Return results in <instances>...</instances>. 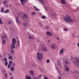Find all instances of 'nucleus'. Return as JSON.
I'll return each mask as SVG.
<instances>
[{
    "label": "nucleus",
    "instance_id": "obj_62",
    "mask_svg": "<svg viewBox=\"0 0 79 79\" xmlns=\"http://www.w3.org/2000/svg\"><path fill=\"white\" fill-rule=\"evenodd\" d=\"M50 42V40H48V42Z\"/></svg>",
    "mask_w": 79,
    "mask_h": 79
},
{
    "label": "nucleus",
    "instance_id": "obj_12",
    "mask_svg": "<svg viewBox=\"0 0 79 79\" xmlns=\"http://www.w3.org/2000/svg\"><path fill=\"white\" fill-rule=\"evenodd\" d=\"M61 3L62 4H64V5L66 4V2L64 0H61Z\"/></svg>",
    "mask_w": 79,
    "mask_h": 79
},
{
    "label": "nucleus",
    "instance_id": "obj_31",
    "mask_svg": "<svg viewBox=\"0 0 79 79\" xmlns=\"http://www.w3.org/2000/svg\"><path fill=\"white\" fill-rule=\"evenodd\" d=\"M11 63H13V61H10L9 62V64H10L11 65Z\"/></svg>",
    "mask_w": 79,
    "mask_h": 79
},
{
    "label": "nucleus",
    "instance_id": "obj_14",
    "mask_svg": "<svg viewBox=\"0 0 79 79\" xmlns=\"http://www.w3.org/2000/svg\"><path fill=\"white\" fill-rule=\"evenodd\" d=\"M10 69L11 71L13 72L15 71V67L13 66L11 67Z\"/></svg>",
    "mask_w": 79,
    "mask_h": 79
},
{
    "label": "nucleus",
    "instance_id": "obj_33",
    "mask_svg": "<svg viewBox=\"0 0 79 79\" xmlns=\"http://www.w3.org/2000/svg\"><path fill=\"white\" fill-rule=\"evenodd\" d=\"M74 73H76V74H79V72H77L76 71H74Z\"/></svg>",
    "mask_w": 79,
    "mask_h": 79
},
{
    "label": "nucleus",
    "instance_id": "obj_63",
    "mask_svg": "<svg viewBox=\"0 0 79 79\" xmlns=\"http://www.w3.org/2000/svg\"><path fill=\"white\" fill-rule=\"evenodd\" d=\"M10 54L9 53V54H8V56H10Z\"/></svg>",
    "mask_w": 79,
    "mask_h": 79
},
{
    "label": "nucleus",
    "instance_id": "obj_42",
    "mask_svg": "<svg viewBox=\"0 0 79 79\" xmlns=\"http://www.w3.org/2000/svg\"><path fill=\"white\" fill-rule=\"evenodd\" d=\"M71 58H72L71 59V61H72V60H73V59H74V58L73 57V56H71Z\"/></svg>",
    "mask_w": 79,
    "mask_h": 79
},
{
    "label": "nucleus",
    "instance_id": "obj_9",
    "mask_svg": "<svg viewBox=\"0 0 79 79\" xmlns=\"http://www.w3.org/2000/svg\"><path fill=\"white\" fill-rule=\"evenodd\" d=\"M46 34H47L48 35H49V36H52V34L50 32L47 31L46 32Z\"/></svg>",
    "mask_w": 79,
    "mask_h": 79
},
{
    "label": "nucleus",
    "instance_id": "obj_16",
    "mask_svg": "<svg viewBox=\"0 0 79 79\" xmlns=\"http://www.w3.org/2000/svg\"><path fill=\"white\" fill-rule=\"evenodd\" d=\"M19 19V17L17 16L16 17V22L17 23H19V21H18V19Z\"/></svg>",
    "mask_w": 79,
    "mask_h": 79
},
{
    "label": "nucleus",
    "instance_id": "obj_2",
    "mask_svg": "<svg viewBox=\"0 0 79 79\" xmlns=\"http://www.w3.org/2000/svg\"><path fill=\"white\" fill-rule=\"evenodd\" d=\"M16 39L14 38H13L12 41V44L10 46V48H12V47H13V48H15V44H16Z\"/></svg>",
    "mask_w": 79,
    "mask_h": 79
},
{
    "label": "nucleus",
    "instance_id": "obj_43",
    "mask_svg": "<svg viewBox=\"0 0 79 79\" xmlns=\"http://www.w3.org/2000/svg\"><path fill=\"white\" fill-rule=\"evenodd\" d=\"M37 55L38 56H40V53H37Z\"/></svg>",
    "mask_w": 79,
    "mask_h": 79
},
{
    "label": "nucleus",
    "instance_id": "obj_54",
    "mask_svg": "<svg viewBox=\"0 0 79 79\" xmlns=\"http://www.w3.org/2000/svg\"><path fill=\"white\" fill-rule=\"evenodd\" d=\"M34 79H37V78H36L35 77H34Z\"/></svg>",
    "mask_w": 79,
    "mask_h": 79
},
{
    "label": "nucleus",
    "instance_id": "obj_39",
    "mask_svg": "<svg viewBox=\"0 0 79 79\" xmlns=\"http://www.w3.org/2000/svg\"><path fill=\"white\" fill-rule=\"evenodd\" d=\"M2 39H5V36H3L1 38Z\"/></svg>",
    "mask_w": 79,
    "mask_h": 79
},
{
    "label": "nucleus",
    "instance_id": "obj_37",
    "mask_svg": "<svg viewBox=\"0 0 79 79\" xmlns=\"http://www.w3.org/2000/svg\"><path fill=\"white\" fill-rule=\"evenodd\" d=\"M32 66H34L35 67H36V64H32Z\"/></svg>",
    "mask_w": 79,
    "mask_h": 79
},
{
    "label": "nucleus",
    "instance_id": "obj_8",
    "mask_svg": "<svg viewBox=\"0 0 79 79\" xmlns=\"http://www.w3.org/2000/svg\"><path fill=\"white\" fill-rule=\"evenodd\" d=\"M34 71L33 70H31L29 71V73L30 75H31L32 76H34Z\"/></svg>",
    "mask_w": 79,
    "mask_h": 79
},
{
    "label": "nucleus",
    "instance_id": "obj_17",
    "mask_svg": "<svg viewBox=\"0 0 79 79\" xmlns=\"http://www.w3.org/2000/svg\"><path fill=\"white\" fill-rule=\"evenodd\" d=\"M34 8H35V10H36V11H40V10H39V9L37 8L36 7L34 6Z\"/></svg>",
    "mask_w": 79,
    "mask_h": 79
},
{
    "label": "nucleus",
    "instance_id": "obj_22",
    "mask_svg": "<svg viewBox=\"0 0 79 79\" xmlns=\"http://www.w3.org/2000/svg\"><path fill=\"white\" fill-rule=\"evenodd\" d=\"M38 1L42 3V4L44 3V1L43 0H38Z\"/></svg>",
    "mask_w": 79,
    "mask_h": 79
},
{
    "label": "nucleus",
    "instance_id": "obj_28",
    "mask_svg": "<svg viewBox=\"0 0 79 79\" xmlns=\"http://www.w3.org/2000/svg\"><path fill=\"white\" fill-rule=\"evenodd\" d=\"M0 24H3V22L2 21V19H0Z\"/></svg>",
    "mask_w": 79,
    "mask_h": 79
},
{
    "label": "nucleus",
    "instance_id": "obj_30",
    "mask_svg": "<svg viewBox=\"0 0 79 79\" xmlns=\"http://www.w3.org/2000/svg\"><path fill=\"white\" fill-rule=\"evenodd\" d=\"M5 66H7L8 65V61L6 62L5 63Z\"/></svg>",
    "mask_w": 79,
    "mask_h": 79
},
{
    "label": "nucleus",
    "instance_id": "obj_15",
    "mask_svg": "<svg viewBox=\"0 0 79 79\" xmlns=\"http://www.w3.org/2000/svg\"><path fill=\"white\" fill-rule=\"evenodd\" d=\"M9 60H13V56L11 55L10 56H9Z\"/></svg>",
    "mask_w": 79,
    "mask_h": 79
},
{
    "label": "nucleus",
    "instance_id": "obj_21",
    "mask_svg": "<svg viewBox=\"0 0 79 79\" xmlns=\"http://www.w3.org/2000/svg\"><path fill=\"white\" fill-rule=\"evenodd\" d=\"M6 43V41L5 40H2V44H5Z\"/></svg>",
    "mask_w": 79,
    "mask_h": 79
},
{
    "label": "nucleus",
    "instance_id": "obj_1",
    "mask_svg": "<svg viewBox=\"0 0 79 79\" xmlns=\"http://www.w3.org/2000/svg\"><path fill=\"white\" fill-rule=\"evenodd\" d=\"M64 19L66 23H73L74 21V19H71V17L68 15H66L65 17H64Z\"/></svg>",
    "mask_w": 79,
    "mask_h": 79
},
{
    "label": "nucleus",
    "instance_id": "obj_46",
    "mask_svg": "<svg viewBox=\"0 0 79 79\" xmlns=\"http://www.w3.org/2000/svg\"><path fill=\"white\" fill-rule=\"evenodd\" d=\"M17 44H19V41L18 40L17 41Z\"/></svg>",
    "mask_w": 79,
    "mask_h": 79
},
{
    "label": "nucleus",
    "instance_id": "obj_25",
    "mask_svg": "<svg viewBox=\"0 0 79 79\" xmlns=\"http://www.w3.org/2000/svg\"><path fill=\"white\" fill-rule=\"evenodd\" d=\"M66 71H69V67H66L65 68Z\"/></svg>",
    "mask_w": 79,
    "mask_h": 79
},
{
    "label": "nucleus",
    "instance_id": "obj_7",
    "mask_svg": "<svg viewBox=\"0 0 79 79\" xmlns=\"http://www.w3.org/2000/svg\"><path fill=\"white\" fill-rule=\"evenodd\" d=\"M13 47H12V48H11L10 47L11 50L10 51V53L12 55H15V53L14 52V50L13 49Z\"/></svg>",
    "mask_w": 79,
    "mask_h": 79
},
{
    "label": "nucleus",
    "instance_id": "obj_32",
    "mask_svg": "<svg viewBox=\"0 0 79 79\" xmlns=\"http://www.w3.org/2000/svg\"><path fill=\"white\" fill-rule=\"evenodd\" d=\"M16 64L15 63H13V64H12V66H15Z\"/></svg>",
    "mask_w": 79,
    "mask_h": 79
},
{
    "label": "nucleus",
    "instance_id": "obj_5",
    "mask_svg": "<svg viewBox=\"0 0 79 79\" xmlns=\"http://www.w3.org/2000/svg\"><path fill=\"white\" fill-rule=\"evenodd\" d=\"M23 19H25V21L27 22L28 21V19H27V15L26 14H24L23 15Z\"/></svg>",
    "mask_w": 79,
    "mask_h": 79
},
{
    "label": "nucleus",
    "instance_id": "obj_49",
    "mask_svg": "<svg viewBox=\"0 0 79 79\" xmlns=\"http://www.w3.org/2000/svg\"><path fill=\"white\" fill-rule=\"evenodd\" d=\"M58 78L59 79H61V76H58Z\"/></svg>",
    "mask_w": 79,
    "mask_h": 79
},
{
    "label": "nucleus",
    "instance_id": "obj_29",
    "mask_svg": "<svg viewBox=\"0 0 79 79\" xmlns=\"http://www.w3.org/2000/svg\"><path fill=\"white\" fill-rule=\"evenodd\" d=\"M49 62H50V60H49V59L47 60H46V63H48Z\"/></svg>",
    "mask_w": 79,
    "mask_h": 79
},
{
    "label": "nucleus",
    "instance_id": "obj_38",
    "mask_svg": "<svg viewBox=\"0 0 79 79\" xmlns=\"http://www.w3.org/2000/svg\"><path fill=\"white\" fill-rule=\"evenodd\" d=\"M4 4H6L7 3V2H6V1H4Z\"/></svg>",
    "mask_w": 79,
    "mask_h": 79
},
{
    "label": "nucleus",
    "instance_id": "obj_59",
    "mask_svg": "<svg viewBox=\"0 0 79 79\" xmlns=\"http://www.w3.org/2000/svg\"><path fill=\"white\" fill-rule=\"evenodd\" d=\"M72 62H73V63H74V64H76V63L74 62V61H73Z\"/></svg>",
    "mask_w": 79,
    "mask_h": 79
},
{
    "label": "nucleus",
    "instance_id": "obj_47",
    "mask_svg": "<svg viewBox=\"0 0 79 79\" xmlns=\"http://www.w3.org/2000/svg\"><path fill=\"white\" fill-rule=\"evenodd\" d=\"M56 39L57 40H59V39H60V38H59V37H57Z\"/></svg>",
    "mask_w": 79,
    "mask_h": 79
},
{
    "label": "nucleus",
    "instance_id": "obj_45",
    "mask_svg": "<svg viewBox=\"0 0 79 79\" xmlns=\"http://www.w3.org/2000/svg\"><path fill=\"white\" fill-rule=\"evenodd\" d=\"M39 25L40 26H42V24L40 23Z\"/></svg>",
    "mask_w": 79,
    "mask_h": 79
},
{
    "label": "nucleus",
    "instance_id": "obj_44",
    "mask_svg": "<svg viewBox=\"0 0 79 79\" xmlns=\"http://www.w3.org/2000/svg\"><path fill=\"white\" fill-rule=\"evenodd\" d=\"M10 79H14V78L13 77L11 76V77H10Z\"/></svg>",
    "mask_w": 79,
    "mask_h": 79
},
{
    "label": "nucleus",
    "instance_id": "obj_26",
    "mask_svg": "<svg viewBox=\"0 0 79 79\" xmlns=\"http://www.w3.org/2000/svg\"><path fill=\"white\" fill-rule=\"evenodd\" d=\"M33 39V37L32 36H30L29 37V39Z\"/></svg>",
    "mask_w": 79,
    "mask_h": 79
},
{
    "label": "nucleus",
    "instance_id": "obj_56",
    "mask_svg": "<svg viewBox=\"0 0 79 79\" xmlns=\"http://www.w3.org/2000/svg\"><path fill=\"white\" fill-rule=\"evenodd\" d=\"M60 67L61 68H62V66H61V64H60Z\"/></svg>",
    "mask_w": 79,
    "mask_h": 79
},
{
    "label": "nucleus",
    "instance_id": "obj_61",
    "mask_svg": "<svg viewBox=\"0 0 79 79\" xmlns=\"http://www.w3.org/2000/svg\"><path fill=\"white\" fill-rule=\"evenodd\" d=\"M3 73H5V71H3Z\"/></svg>",
    "mask_w": 79,
    "mask_h": 79
},
{
    "label": "nucleus",
    "instance_id": "obj_20",
    "mask_svg": "<svg viewBox=\"0 0 79 79\" xmlns=\"http://www.w3.org/2000/svg\"><path fill=\"white\" fill-rule=\"evenodd\" d=\"M5 11L4 8L3 7H1V13H3V11Z\"/></svg>",
    "mask_w": 79,
    "mask_h": 79
},
{
    "label": "nucleus",
    "instance_id": "obj_58",
    "mask_svg": "<svg viewBox=\"0 0 79 79\" xmlns=\"http://www.w3.org/2000/svg\"><path fill=\"white\" fill-rule=\"evenodd\" d=\"M17 15H18L19 16V15H20V14H19V13H18L17 14Z\"/></svg>",
    "mask_w": 79,
    "mask_h": 79
},
{
    "label": "nucleus",
    "instance_id": "obj_53",
    "mask_svg": "<svg viewBox=\"0 0 79 79\" xmlns=\"http://www.w3.org/2000/svg\"><path fill=\"white\" fill-rule=\"evenodd\" d=\"M77 46H78V47H79V43L77 44Z\"/></svg>",
    "mask_w": 79,
    "mask_h": 79
},
{
    "label": "nucleus",
    "instance_id": "obj_52",
    "mask_svg": "<svg viewBox=\"0 0 79 79\" xmlns=\"http://www.w3.org/2000/svg\"><path fill=\"white\" fill-rule=\"evenodd\" d=\"M56 70H59V68H56Z\"/></svg>",
    "mask_w": 79,
    "mask_h": 79
},
{
    "label": "nucleus",
    "instance_id": "obj_40",
    "mask_svg": "<svg viewBox=\"0 0 79 79\" xmlns=\"http://www.w3.org/2000/svg\"><path fill=\"white\" fill-rule=\"evenodd\" d=\"M64 30L65 31H68V29H66V28H64Z\"/></svg>",
    "mask_w": 79,
    "mask_h": 79
},
{
    "label": "nucleus",
    "instance_id": "obj_10",
    "mask_svg": "<svg viewBox=\"0 0 79 79\" xmlns=\"http://www.w3.org/2000/svg\"><path fill=\"white\" fill-rule=\"evenodd\" d=\"M41 50H42V51H45L47 50V48H46L45 47H42Z\"/></svg>",
    "mask_w": 79,
    "mask_h": 79
},
{
    "label": "nucleus",
    "instance_id": "obj_13",
    "mask_svg": "<svg viewBox=\"0 0 79 79\" xmlns=\"http://www.w3.org/2000/svg\"><path fill=\"white\" fill-rule=\"evenodd\" d=\"M26 79H32L31 77L28 75H26L25 77Z\"/></svg>",
    "mask_w": 79,
    "mask_h": 79
},
{
    "label": "nucleus",
    "instance_id": "obj_34",
    "mask_svg": "<svg viewBox=\"0 0 79 79\" xmlns=\"http://www.w3.org/2000/svg\"><path fill=\"white\" fill-rule=\"evenodd\" d=\"M65 64H68V62L67 60H65Z\"/></svg>",
    "mask_w": 79,
    "mask_h": 79
},
{
    "label": "nucleus",
    "instance_id": "obj_51",
    "mask_svg": "<svg viewBox=\"0 0 79 79\" xmlns=\"http://www.w3.org/2000/svg\"><path fill=\"white\" fill-rule=\"evenodd\" d=\"M17 46H18V47H19V45H20V44H19V43L18 44H17Z\"/></svg>",
    "mask_w": 79,
    "mask_h": 79
},
{
    "label": "nucleus",
    "instance_id": "obj_18",
    "mask_svg": "<svg viewBox=\"0 0 79 79\" xmlns=\"http://www.w3.org/2000/svg\"><path fill=\"white\" fill-rule=\"evenodd\" d=\"M23 25L24 26V27H27V23H23Z\"/></svg>",
    "mask_w": 79,
    "mask_h": 79
},
{
    "label": "nucleus",
    "instance_id": "obj_64",
    "mask_svg": "<svg viewBox=\"0 0 79 79\" xmlns=\"http://www.w3.org/2000/svg\"><path fill=\"white\" fill-rule=\"evenodd\" d=\"M64 67H66V65H64Z\"/></svg>",
    "mask_w": 79,
    "mask_h": 79
},
{
    "label": "nucleus",
    "instance_id": "obj_48",
    "mask_svg": "<svg viewBox=\"0 0 79 79\" xmlns=\"http://www.w3.org/2000/svg\"><path fill=\"white\" fill-rule=\"evenodd\" d=\"M6 10L7 11V12H8V11H10V10H9V9H7Z\"/></svg>",
    "mask_w": 79,
    "mask_h": 79
},
{
    "label": "nucleus",
    "instance_id": "obj_35",
    "mask_svg": "<svg viewBox=\"0 0 79 79\" xmlns=\"http://www.w3.org/2000/svg\"><path fill=\"white\" fill-rule=\"evenodd\" d=\"M11 65L10 64H8V68H10Z\"/></svg>",
    "mask_w": 79,
    "mask_h": 79
},
{
    "label": "nucleus",
    "instance_id": "obj_11",
    "mask_svg": "<svg viewBox=\"0 0 79 79\" xmlns=\"http://www.w3.org/2000/svg\"><path fill=\"white\" fill-rule=\"evenodd\" d=\"M20 1L22 5H24V3H25L26 2V1L23 0H20Z\"/></svg>",
    "mask_w": 79,
    "mask_h": 79
},
{
    "label": "nucleus",
    "instance_id": "obj_4",
    "mask_svg": "<svg viewBox=\"0 0 79 79\" xmlns=\"http://www.w3.org/2000/svg\"><path fill=\"white\" fill-rule=\"evenodd\" d=\"M74 60L77 63L76 65L77 66V67H78V68H79V58L77 57H76L74 59Z\"/></svg>",
    "mask_w": 79,
    "mask_h": 79
},
{
    "label": "nucleus",
    "instance_id": "obj_36",
    "mask_svg": "<svg viewBox=\"0 0 79 79\" xmlns=\"http://www.w3.org/2000/svg\"><path fill=\"white\" fill-rule=\"evenodd\" d=\"M31 14L32 15H35V12H32L31 13Z\"/></svg>",
    "mask_w": 79,
    "mask_h": 79
},
{
    "label": "nucleus",
    "instance_id": "obj_3",
    "mask_svg": "<svg viewBox=\"0 0 79 79\" xmlns=\"http://www.w3.org/2000/svg\"><path fill=\"white\" fill-rule=\"evenodd\" d=\"M43 54L42 53H41L40 56H37V58L39 61H41L42 59L43 58Z\"/></svg>",
    "mask_w": 79,
    "mask_h": 79
},
{
    "label": "nucleus",
    "instance_id": "obj_6",
    "mask_svg": "<svg viewBox=\"0 0 79 79\" xmlns=\"http://www.w3.org/2000/svg\"><path fill=\"white\" fill-rule=\"evenodd\" d=\"M51 48L52 49H53V50H54V49H55L56 48V47L55 46V44H52L51 46Z\"/></svg>",
    "mask_w": 79,
    "mask_h": 79
},
{
    "label": "nucleus",
    "instance_id": "obj_50",
    "mask_svg": "<svg viewBox=\"0 0 79 79\" xmlns=\"http://www.w3.org/2000/svg\"><path fill=\"white\" fill-rule=\"evenodd\" d=\"M7 11H6H6H4V13H7Z\"/></svg>",
    "mask_w": 79,
    "mask_h": 79
},
{
    "label": "nucleus",
    "instance_id": "obj_60",
    "mask_svg": "<svg viewBox=\"0 0 79 79\" xmlns=\"http://www.w3.org/2000/svg\"><path fill=\"white\" fill-rule=\"evenodd\" d=\"M58 73H61V71H58Z\"/></svg>",
    "mask_w": 79,
    "mask_h": 79
},
{
    "label": "nucleus",
    "instance_id": "obj_27",
    "mask_svg": "<svg viewBox=\"0 0 79 79\" xmlns=\"http://www.w3.org/2000/svg\"><path fill=\"white\" fill-rule=\"evenodd\" d=\"M4 76H5V77L6 78H7V77H8V75H7V74L5 73Z\"/></svg>",
    "mask_w": 79,
    "mask_h": 79
},
{
    "label": "nucleus",
    "instance_id": "obj_41",
    "mask_svg": "<svg viewBox=\"0 0 79 79\" xmlns=\"http://www.w3.org/2000/svg\"><path fill=\"white\" fill-rule=\"evenodd\" d=\"M42 75H41V74L39 76V78H40L41 77H42Z\"/></svg>",
    "mask_w": 79,
    "mask_h": 79
},
{
    "label": "nucleus",
    "instance_id": "obj_23",
    "mask_svg": "<svg viewBox=\"0 0 79 79\" xmlns=\"http://www.w3.org/2000/svg\"><path fill=\"white\" fill-rule=\"evenodd\" d=\"M8 60L7 59V58H4V62H6Z\"/></svg>",
    "mask_w": 79,
    "mask_h": 79
},
{
    "label": "nucleus",
    "instance_id": "obj_19",
    "mask_svg": "<svg viewBox=\"0 0 79 79\" xmlns=\"http://www.w3.org/2000/svg\"><path fill=\"white\" fill-rule=\"evenodd\" d=\"M41 18L42 19H46V16H45V15H43L41 16Z\"/></svg>",
    "mask_w": 79,
    "mask_h": 79
},
{
    "label": "nucleus",
    "instance_id": "obj_55",
    "mask_svg": "<svg viewBox=\"0 0 79 79\" xmlns=\"http://www.w3.org/2000/svg\"><path fill=\"white\" fill-rule=\"evenodd\" d=\"M9 74L10 76H11V75H12V73H10Z\"/></svg>",
    "mask_w": 79,
    "mask_h": 79
},
{
    "label": "nucleus",
    "instance_id": "obj_24",
    "mask_svg": "<svg viewBox=\"0 0 79 79\" xmlns=\"http://www.w3.org/2000/svg\"><path fill=\"white\" fill-rule=\"evenodd\" d=\"M64 49L63 48L62 49L60 50V53H63V51H64Z\"/></svg>",
    "mask_w": 79,
    "mask_h": 79
},
{
    "label": "nucleus",
    "instance_id": "obj_57",
    "mask_svg": "<svg viewBox=\"0 0 79 79\" xmlns=\"http://www.w3.org/2000/svg\"><path fill=\"white\" fill-rule=\"evenodd\" d=\"M44 79H48V78H47V77H45Z\"/></svg>",
    "mask_w": 79,
    "mask_h": 79
}]
</instances>
